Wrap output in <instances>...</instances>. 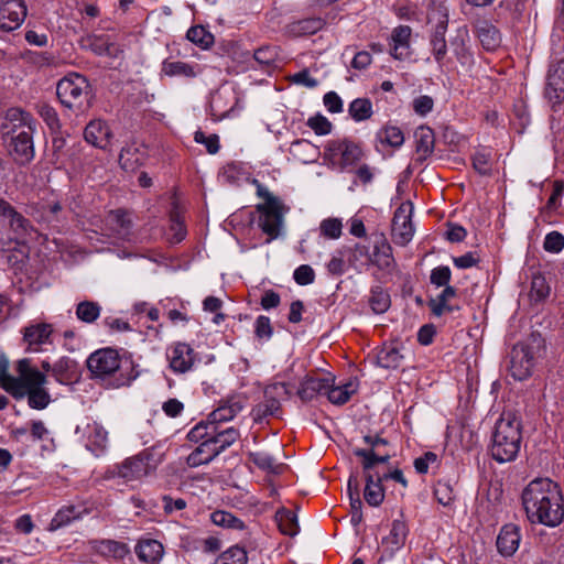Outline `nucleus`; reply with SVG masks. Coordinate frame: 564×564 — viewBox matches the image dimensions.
<instances>
[{
    "label": "nucleus",
    "mask_w": 564,
    "mask_h": 564,
    "mask_svg": "<svg viewBox=\"0 0 564 564\" xmlns=\"http://www.w3.org/2000/svg\"><path fill=\"white\" fill-rule=\"evenodd\" d=\"M280 389H285L284 383H276L264 390V400L258 403L251 411L254 422L261 423L269 416L279 417L281 415V403L274 397V393Z\"/></svg>",
    "instance_id": "dca6fc26"
},
{
    "label": "nucleus",
    "mask_w": 564,
    "mask_h": 564,
    "mask_svg": "<svg viewBox=\"0 0 564 564\" xmlns=\"http://www.w3.org/2000/svg\"><path fill=\"white\" fill-rule=\"evenodd\" d=\"M522 445V423L512 412H503L495 424L489 447L491 457L502 464L513 462Z\"/></svg>",
    "instance_id": "7ed1b4c3"
},
{
    "label": "nucleus",
    "mask_w": 564,
    "mask_h": 564,
    "mask_svg": "<svg viewBox=\"0 0 564 564\" xmlns=\"http://www.w3.org/2000/svg\"><path fill=\"white\" fill-rule=\"evenodd\" d=\"M452 272L451 269L446 265H440L434 268L431 271L430 280L431 283L436 285L437 288L449 285Z\"/></svg>",
    "instance_id": "6e6d98bb"
},
{
    "label": "nucleus",
    "mask_w": 564,
    "mask_h": 564,
    "mask_svg": "<svg viewBox=\"0 0 564 564\" xmlns=\"http://www.w3.org/2000/svg\"><path fill=\"white\" fill-rule=\"evenodd\" d=\"M389 46L393 57L397 59H403L410 55L409 37H391Z\"/></svg>",
    "instance_id": "603ef678"
},
{
    "label": "nucleus",
    "mask_w": 564,
    "mask_h": 564,
    "mask_svg": "<svg viewBox=\"0 0 564 564\" xmlns=\"http://www.w3.org/2000/svg\"><path fill=\"white\" fill-rule=\"evenodd\" d=\"M85 140L99 149H107L110 145L112 133L108 124L98 119L91 120L84 130Z\"/></svg>",
    "instance_id": "aec40b11"
},
{
    "label": "nucleus",
    "mask_w": 564,
    "mask_h": 564,
    "mask_svg": "<svg viewBox=\"0 0 564 564\" xmlns=\"http://www.w3.org/2000/svg\"><path fill=\"white\" fill-rule=\"evenodd\" d=\"M325 25V21L321 18H308L297 21L293 24V35H314Z\"/></svg>",
    "instance_id": "37998d69"
},
{
    "label": "nucleus",
    "mask_w": 564,
    "mask_h": 564,
    "mask_svg": "<svg viewBox=\"0 0 564 564\" xmlns=\"http://www.w3.org/2000/svg\"><path fill=\"white\" fill-rule=\"evenodd\" d=\"M357 457L361 458V467L365 475L366 487L364 498L371 507H379L384 499V489L382 486L381 473L376 469L378 464H383L384 457L367 456L364 452H358Z\"/></svg>",
    "instance_id": "0eeeda50"
},
{
    "label": "nucleus",
    "mask_w": 564,
    "mask_h": 564,
    "mask_svg": "<svg viewBox=\"0 0 564 564\" xmlns=\"http://www.w3.org/2000/svg\"><path fill=\"white\" fill-rule=\"evenodd\" d=\"M416 152L421 161L426 160L434 151L435 137L431 128L421 126L414 133Z\"/></svg>",
    "instance_id": "c85d7f7f"
},
{
    "label": "nucleus",
    "mask_w": 564,
    "mask_h": 564,
    "mask_svg": "<svg viewBox=\"0 0 564 564\" xmlns=\"http://www.w3.org/2000/svg\"><path fill=\"white\" fill-rule=\"evenodd\" d=\"M369 305L376 314L387 312L391 305L390 294L381 286H373L370 291Z\"/></svg>",
    "instance_id": "58836bf2"
},
{
    "label": "nucleus",
    "mask_w": 564,
    "mask_h": 564,
    "mask_svg": "<svg viewBox=\"0 0 564 564\" xmlns=\"http://www.w3.org/2000/svg\"><path fill=\"white\" fill-rule=\"evenodd\" d=\"M473 166L480 175H490V156L486 153L477 152L473 156Z\"/></svg>",
    "instance_id": "774afa93"
},
{
    "label": "nucleus",
    "mask_w": 564,
    "mask_h": 564,
    "mask_svg": "<svg viewBox=\"0 0 564 564\" xmlns=\"http://www.w3.org/2000/svg\"><path fill=\"white\" fill-rule=\"evenodd\" d=\"M402 356L395 348H382L377 355V364L386 369H395L400 366Z\"/></svg>",
    "instance_id": "a18cd8bd"
},
{
    "label": "nucleus",
    "mask_w": 564,
    "mask_h": 564,
    "mask_svg": "<svg viewBox=\"0 0 564 564\" xmlns=\"http://www.w3.org/2000/svg\"><path fill=\"white\" fill-rule=\"evenodd\" d=\"M520 540L519 527L512 523L506 524L497 536V550L505 557L512 556L519 549Z\"/></svg>",
    "instance_id": "6ab92c4d"
},
{
    "label": "nucleus",
    "mask_w": 564,
    "mask_h": 564,
    "mask_svg": "<svg viewBox=\"0 0 564 564\" xmlns=\"http://www.w3.org/2000/svg\"><path fill=\"white\" fill-rule=\"evenodd\" d=\"M346 253L343 249L337 251V254L334 256L329 262L327 263V271L332 275H341L346 270Z\"/></svg>",
    "instance_id": "338daca9"
},
{
    "label": "nucleus",
    "mask_w": 564,
    "mask_h": 564,
    "mask_svg": "<svg viewBox=\"0 0 564 564\" xmlns=\"http://www.w3.org/2000/svg\"><path fill=\"white\" fill-rule=\"evenodd\" d=\"M349 116L357 122L365 121L373 115L372 102L369 98H356L348 106Z\"/></svg>",
    "instance_id": "f704fd0d"
},
{
    "label": "nucleus",
    "mask_w": 564,
    "mask_h": 564,
    "mask_svg": "<svg viewBox=\"0 0 564 564\" xmlns=\"http://www.w3.org/2000/svg\"><path fill=\"white\" fill-rule=\"evenodd\" d=\"M456 296V289L446 285L440 295L429 301V307L434 316H442L444 313H452L455 307L448 302L451 299Z\"/></svg>",
    "instance_id": "c756f323"
},
{
    "label": "nucleus",
    "mask_w": 564,
    "mask_h": 564,
    "mask_svg": "<svg viewBox=\"0 0 564 564\" xmlns=\"http://www.w3.org/2000/svg\"><path fill=\"white\" fill-rule=\"evenodd\" d=\"M194 349L185 343H177L170 357V367L174 372L185 373L194 365Z\"/></svg>",
    "instance_id": "412c9836"
},
{
    "label": "nucleus",
    "mask_w": 564,
    "mask_h": 564,
    "mask_svg": "<svg viewBox=\"0 0 564 564\" xmlns=\"http://www.w3.org/2000/svg\"><path fill=\"white\" fill-rule=\"evenodd\" d=\"M343 224L339 218L324 219L319 225L321 235L328 239H337L341 235Z\"/></svg>",
    "instance_id": "8fccbe9b"
},
{
    "label": "nucleus",
    "mask_w": 564,
    "mask_h": 564,
    "mask_svg": "<svg viewBox=\"0 0 564 564\" xmlns=\"http://www.w3.org/2000/svg\"><path fill=\"white\" fill-rule=\"evenodd\" d=\"M325 151L329 160L338 163L340 169L356 165L364 155L361 148L348 139L329 141Z\"/></svg>",
    "instance_id": "f8f14e48"
},
{
    "label": "nucleus",
    "mask_w": 564,
    "mask_h": 564,
    "mask_svg": "<svg viewBox=\"0 0 564 564\" xmlns=\"http://www.w3.org/2000/svg\"><path fill=\"white\" fill-rule=\"evenodd\" d=\"M194 140L197 143L205 144L207 152L210 154L219 151V138L217 134L205 135L203 131L198 130L194 134Z\"/></svg>",
    "instance_id": "680f3d73"
},
{
    "label": "nucleus",
    "mask_w": 564,
    "mask_h": 564,
    "mask_svg": "<svg viewBox=\"0 0 564 564\" xmlns=\"http://www.w3.org/2000/svg\"><path fill=\"white\" fill-rule=\"evenodd\" d=\"M543 248L546 252L558 253L564 248V236L558 231H551L545 236Z\"/></svg>",
    "instance_id": "864d4df0"
},
{
    "label": "nucleus",
    "mask_w": 564,
    "mask_h": 564,
    "mask_svg": "<svg viewBox=\"0 0 564 564\" xmlns=\"http://www.w3.org/2000/svg\"><path fill=\"white\" fill-rule=\"evenodd\" d=\"M144 160V150L134 143L124 147L119 154V164L127 172H134L143 164Z\"/></svg>",
    "instance_id": "bb28decb"
},
{
    "label": "nucleus",
    "mask_w": 564,
    "mask_h": 564,
    "mask_svg": "<svg viewBox=\"0 0 564 564\" xmlns=\"http://www.w3.org/2000/svg\"><path fill=\"white\" fill-rule=\"evenodd\" d=\"M97 553L104 556H110L113 558L121 560L129 554V547L121 542L113 540H102L95 546Z\"/></svg>",
    "instance_id": "72a5a7b5"
},
{
    "label": "nucleus",
    "mask_w": 564,
    "mask_h": 564,
    "mask_svg": "<svg viewBox=\"0 0 564 564\" xmlns=\"http://www.w3.org/2000/svg\"><path fill=\"white\" fill-rule=\"evenodd\" d=\"M171 227L170 231L172 232L171 241L178 243L181 242L185 236H186V229L183 224V221L180 219V216L177 213L171 214Z\"/></svg>",
    "instance_id": "0e129e2a"
},
{
    "label": "nucleus",
    "mask_w": 564,
    "mask_h": 564,
    "mask_svg": "<svg viewBox=\"0 0 564 564\" xmlns=\"http://www.w3.org/2000/svg\"><path fill=\"white\" fill-rule=\"evenodd\" d=\"M341 249L345 251L347 262L350 267L357 268L358 262L362 260H365L366 263H370L371 253L368 246L355 243L352 247H344Z\"/></svg>",
    "instance_id": "c03bdc74"
},
{
    "label": "nucleus",
    "mask_w": 564,
    "mask_h": 564,
    "mask_svg": "<svg viewBox=\"0 0 564 564\" xmlns=\"http://www.w3.org/2000/svg\"><path fill=\"white\" fill-rule=\"evenodd\" d=\"M160 463L153 449H144L140 454L124 459L117 468V475L127 481L138 480L154 471Z\"/></svg>",
    "instance_id": "9d476101"
},
{
    "label": "nucleus",
    "mask_w": 564,
    "mask_h": 564,
    "mask_svg": "<svg viewBox=\"0 0 564 564\" xmlns=\"http://www.w3.org/2000/svg\"><path fill=\"white\" fill-rule=\"evenodd\" d=\"M544 95L553 106L564 100V59L550 66Z\"/></svg>",
    "instance_id": "2eb2a0df"
},
{
    "label": "nucleus",
    "mask_w": 564,
    "mask_h": 564,
    "mask_svg": "<svg viewBox=\"0 0 564 564\" xmlns=\"http://www.w3.org/2000/svg\"><path fill=\"white\" fill-rule=\"evenodd\" d=\"M252 183L257 187V195L264 200L256 206V210L260 215L258 225L269 237L267 241L270 242L281 235L284 225V216L290 208L258 180H253Z\"/></svg>",
    "instance_id": "20e7f679"
},
{
    "label": "nucleus",
    "mask_w": 564,
    "mask_h": 564,
    "mask_svg": "<svg viewBox=\"0 0 564 564\" xmlns=\"http://www.w3.org/2000/svg\"><path fill=\"white\" fill-rule=\"evenodd\" d=\"M29 406L36 410L45 409L51 402L47 390L41 386L26 392Z\"/></svg>",
    "instance_id": "09e8293b"
},
{
    "label": "nucleus",
    "mask_w": 564,
    "mask_h": 564,
    "mask_svg": "<svg viewBox=\"0 0 564 564\" xmlns=\"http://www.w3.org/2000/svg\"><path fill=\"white\" fill-rule=\"evenodd\" d=\"M18 377L8 378L7 392L14 399H23L26 392L46 383V376L31 366V360L23 358L17 364Z\"/></svg>",
    "instance_id": "6e6552de"
},
{
    "label": "nucleus",
    "mask_w": 564,
    "mask_h": 564,
    "mask_svg": "<svg viewBox=\"0 0 564 564\" xmlns=\"http://www.w3.org/2000/svg\"><path fill=\"white\" fill-rule=\"evenodd\" d=\"M275 519L281 533L294 536L299 532L296 514L291 510L282 509L278 511Z\"/></svg>",
    "instance_id": "e433bc0d"
},
{
    "label": "nucleus",
    "mask_w": 564,
    "mask_h": 564,
    "mask_svg": "<svg viewBox=\"0 0 564 564\" xmlns=\"http://www.w3.org/2000/svg\"><path fill=\"white\" fill-rule=\"evenodd\" d=\"M33 132L30 127L21 131L8 130V151L12 159L20 165L30 163L34 158Z\"/></svg>",
    "instance_id": "9b49d317"
},
{
    "label": "nucleus",
    "mask_w": 564,
    "mask_h": 564,
    "mask_svg": "<svg viewBox=\"0 0 564 564\" xmlns=\"http://www.w3.org/2000/svg\"><path fill=\"white\" fill-rule=\"evenodd\" d=\"M39 113L51 130H56L59 128V119L57 112L52 106L47 104L40 105Z\"/></svg>",
    "instance_id": "e2e57ef3"
},
{
    "label": "nucleus",
    "mask_w": 564,
    "mask_h": 564,
    "mask_svg": "<svg viewBox=\"0 0 564 564\" xmlns=\"http://www.w3.org/2000/svg\"><path fill=\"white\" fill-rule=\"evenodd\" d=\"M246 399L240 395H234L220 401L218 408L214 410L209 416V425L217 426L216 424L232 420L239 412L243 410Z\"/></svg>",
    "instance_id": "a211bd4d"
},
{
    "label": "nucleus",
    "mask_w": 564,
    "mask_h": 564,
    "mask_svg": "<svg viewBox=\"0 0 564 564\" xmlns=\"http://www.w3.org/2000/svg\"><path fill=\"white\" fill-rule=\"evenodd\" d=\"M6 123L3 124V129L8 130H15L21 131L24 128L28 127L31 128V130H35L36 121L33 118V116L24 111L21 108L12 107L7 110L6 113Z\"/></svg>",
    "instance_id": "5701e85b"
},
{
    "label": "nucleus",
    "mask_w": 564,
    "mask_h": 564,
    "mask_svg": "<svg viewBox=\"0 0 564 564\" xmlns=\"http://www.w3.org/2000/svg\"><path fill=\"white\" fill-rule=\"evenodd\" d=\"M162 72L167 76L194 77L196 75L194 67L184 62L165 61Z\"/></svg>",
    "instance_id": "49530a36"
},
{
    "label": "nucleus",
    "mask_w": 564,
    "mask_h": 564,
    "mask_svg": "<svg viewBox=\"0 0 564 564\" xmlns=\"http://www.w3.org/2000/svg\"><path fill=\"white\" fill-rule=\"evenodd\" d=\"M370 263L376 265L380 270H386L388 272L392 271L395 265L394 258L392 256V248L390 243L381 238L373 246V252L370 257Z\"/></svg>",
    "instance_id": "4be33fe9"
},
{
    "label": "nucleus",
    "mask_w": 564,
    "mask_h": 564,
    "mask_svg": "<svg viewBox=\"0 0 564 564\" xmlns=\"http://www.w3.org/2000/svg\"><path fill=\"white\" fill-rule=\"evenodd\" d=\"M101 306L94 301H82L76 306V316L79 321L90 324L100 315Z\"/></svg>",
    "instance_id": "79ce46f5"
},
{
    "label": "nucleus",
    "mask_w": 564,
    "mask_h": 564,
    "mask_svg": "<svg viewBox=\"0 0 564 564\" xmlns=\"http://www.w3.org/2000/svg\"><path fill=\"white\" fill-rule=\"evenodd\" d=\"M334 380L329 379V386L325 389L324 394L327 395V399L334 404H344L346 403L350 395L354 393L352 384L347 383L345 386L335 387Z\"/></svg>",
    "instance_id": "ea45409f"
},
{
    "label": "nucleus",
    "mask_w": 564,
    "mask_h": 564,
    "mask_svg": "<svg viewBox=\"0 0 564 564\" xmlns=\"http://www.w3.org/2000/svg\"><path fill=\"white\" fill-rule=\"evenodd\" d=\"M293 278L299 285H308L315 280V272L308 264L295 269Z\"/></svg>",
    "instance_id": "69168bd1"
},
{
    "label": "nucleus",
    "mask_w": 564,
    "mask_h": 564,
    "mask_svg": "<svg viewBox=\"0 0 564 564\" xmlns=\"http://www.w3.org/2000/svg\"><path fill=\"white\" fill-rule=\"evenodd\" d=\"M88 429L89 433L87 447L98 455V453H102L107 448L108 432L102 425L96 422L89 425Z\"/></svg>",
    "instance_id": "473e14b6"
},
{
    "label": "nucleus",
    "mask_w": 564,
    "mask_h": 564,
    "mask_svg": "<svg viewBox=\"0 0 564 564\" xmlns=\"http://www.w3.org/2000/svg\"><path fill=\"white\" fill-rule=\"evenodd\" d=\"M87 367L95 378L109 380L112 388L130 386L139 377L133 360L121 358L112 348H104L93 352L87 359Z\"/></svg>",
    "instance_id": "f03ea898"
},
{
    "label": "nucleus",
    "mask_w": 564,
    "mask_h": 564,
    "mask_svg": "<svg viewBox=\"0 0 564 564\" xmlns=\"http://www.w3.org/2000/svg\"><path fill=\"white\" fill-rule=\"evenodd\" d=\"M56 95L61 104L74 113L85 112L91 106L90 84L85 76L77 73H72L58 80Z\"/></svg>",
    "instance_id": "39448f33"
},
{
    "label": "nucleus",
    "mask_w": 564,
    "mask_h": 564,
    "mask_svg": "<svg viewBox=\"0 0 564 564\" xmlns=\"http://www.w3.org/2000/svg\"><path fill=\"white\" fill-rule=\"evenodd\" d=\"M383 141L393 148H400L404 142L402 130L395 126H387L383 131Z\"/></svg>",
    "instance_id": "13d9d810"
},
{
    "label": "nucleus",
    "mask_w": 564,
    "mask_h": 564,
    "mask_svg": "<svg viewBox=\"0 0 564 564\" xmlns=\"http://www.w3.org/2000/svg\"><path fill=\"white\" fill-rule=\"evenodd\" d=\"M329 386V378L306 377L297 390V395L302 401H311L318 394H324Z\"/></svg>",
    "instance_id": "cd10ccee"
},
{
    "label": "nucleus",
    "mask_w": 564,
    "mask_h": 564,
    "mask_svg": "<svg viewBox=\"0 0 564 564\" xmlns=\"http://www.w3.org/2000/svg\"><path fill=\"white\" fill-rule=\"evenodd\" d=\"M214 444L209 438L202 442L187 457V465L197 467L210 463L217 455H213Z\"/></svg>",
    "instance_id": "7c9ffc66"
},
{
    "label": "nucleus",
    "mask_w": 564,
    "mask_h": 564,
    "mask_svg": "<svg viewBox=\"0 0 564 564\" xmlns=\"http://www.w3.org/2000/svg\"><path fill=\"white\" fill-rule=\"evenodd\" d=\"M408 535V527L402 520H394L390 531L391 543L395 546L403 545Z\"/></svg>",
    "instance_id": "4d7b16f0"
},
{
    "label": "nucleus",
    "mask_w": 564,
    "mask_h": 564,
    "mask_svg": "<svg viewBox=\"0 0 564 564\" xmlns=\"http://www.w3.org/2000/svg\"><path fill=\"white\" fill-rule=\"evenodd\" d=\"M108 43V37H79V44L83 48H89L99 56L102 55Z\"/></svg>",
    "instance_id": "bf43d9fd"
},
{
    "label": "nucleus",
    "mask_w": 564,
    "mask_h": 564,
    "mask_svg": "<svg viewBox=\"0 0 564 564\" xmlns=\"http://www.w3.org/2000/svg\"><path fill=\"white\" fill-rule=\"evenodd\" d=\"M273 327L268 316L260 315L254 323V335L259 340H268L272 337Z\"/></svg>",
    "instance_id": "3c124183"
},
{
    "label": "nucleus",
    "mask_w": 564,
    "mask_h": 564,
    "mask_svg": "<svg viewBox=\"0 0 564 564\" xmlns=\"http://www.w3.org/2000/svg\"><path fill=\"white\" fill-rule=\"evenodd\" d=\"M212 434L209 441L214 444L213 455H219L229 446H231L239 437L240 433L238 430L234 427H228L226 430L219 431L217 426H210Z\"/></svg>",
    "instance_id": "a878e982"
},
{
    "label": "nucleus",
    "mask_w": 564,
    "mask_h": 564,
    "mask_svg": "<svg viewBox=\"0 0 564 564\" xmlns=\"http://www.w3.org/2000/svg\"><path fill=\"white\" fill-rule=\"evenodd\" d=\"M551 286L547 283L545 276L540 272L534 273L531 279V288H530V300L534 303H540L545 301V299L550 295Z\"/></svg>",
    "instance_id": "c9c22d12"
},
{
    "label": "nucleus",
    "mask_w": 564,
    "mask_h": 564,
    "mask_svg": "<svg viewBox=\"0 0 564 564\" xmlns=\"http://www.w3.org/2000/svg\"><path fill=\"white\" fill-rule=\"evenodd\" d=\"M26 17V7L22 0H0V30H17Z\"/></svg>",
    "instance_id": "4468645a"
},
{
    "label": "nucleus",
    "mask_w": 564,
    "mask_h": 564,
    "mask_svg": "<svg viewBox=\"0 0 564 564\" xmlns=\"http://www.w3.org/2000/svg\"><path fill=\"white\" fill-rule=\"evenodd\" d=\"M544 348L540 334H532L523 343L514 345L509 354L508 370L516 380H524L532 373L534 361Z\"/></svg>",
    "instance_id": "423d86ee"
},
{
    "label": "nucleus",
    "mask_w": 564,
    "mask_h": 564,
    "mask_svg": "<svg viewBox=\"0 0 564 564\" xmlns=\"http://www.w3.org/2000/svg\"><path fill=\"white\" fill-rule=\"evenodd\" d=\"M413 205L411 202L402 203L392 219V238L394 243L400 246L408 245L414 235V228L411 221Z\"/></svg>",
    "instance_id": "ddd939ff"
},
{
    "label": "nucleus",
    "mask_w": 564,
    "mask_h": 564,
    "mask_svg": "<svg viewBox=\"0 0 564 564\" xmlns=\"http://www.w3.org/2000/svg\"><path fill=\"white\" fill-rule=\"evenodd\" d=\"M521 501L527 519L549 528L564 520V496L560 485L550 478H535L522 490Z\"/></svg>",
    "instance_id": "f257e3e1"
},
{
    "label": "nucleus",
    "mask_w": 564,
    "mask_h": 564,
    "mask_svg": "<svg viewBox=\"0 0 564 564\" xmlns=\"http://www.w3.org/2000/svg\"><path fill=\"white\" fill-rule=\"evenodd\" d=\"M53 325L48 323L30 324L23 329V341L28 345V351H39L41 346L51 344Z\"/></svg>",
    "instance_id": "f3484780"
},
{
    "label": "nucleus",
    "mask_w": 564,
    "mask_h": 564,
    "mask_svg": "<svg viewBox=\"0 0 564 564\" xmlns=\"http://www.w3.org/2000/svg\"><path fill=\"white\" fill-rule=\"evenodd\" d=\"M135 553L140 561L158 564L164 554V547L158 540H140L135 546Z\"/></svg>",
    "instance_id": "b1692460"
},
{
    "label": "nucleus",
    "mask_w": 564,
    "mask_h": 564,
    "mask_svg": "<svg viewBox=\"0 0 564 564\" xmlns=\"http://www.w3.org/2000/svg\"><path fill=\"white\" fill-rule=\"evenodd\" d=\"M212 522L218 527L232 529V530H245V522L234 516L231 512L225 510H216L210 514Z\"/></svg>",
    "instance_id": "4c0bfd02"
},
{
    "label": "nucleus",
    "mask_w": 564,
    "mask_h": 564,
    "mask_svg": "<svg viewBox=\"0 0 564 564\" xmlns=\"http://www.w3.org/2000/svg\"><path fill=\"white\" fill-rule=\"evenodd\" d=\"M364 442L369 445V448H355L354 455L357 457L358 452H364L367 456H376V457H384L387 459L383 464L388 463L391 459V454L388 452H382L381 447L389 445L388 440L380 437L379 435H366L364 436Z\"/></svg>",
    "instance_id": "2f4dec72"
},
{
    "label": "nucleus",
    "mask_w": 564,
    "mask_h": 564,
    "mask_svg": "<svg viewBox=\"0 0 564 564\" xmlns=\"http://www.w3.org/2000/svg\"><path fill=\"white\" fill-rule=\"evenodd\" d=\"M434 496L437 501L443 506H449L454 499V492L449 484L444 481H438L434 488Z\"/></svg>",
    "instance_id": "5fc2aeb1"
},
{
    "label": "nucleus",
    "mask_w": 564,
    "mask_h": 564,
    "mask_svg": "<svg viewBox=\"0 0 564 564\" xmlns=\"http://www.w3.org/2000/svg\"><path fill=\"white\" fill-rule=\"evenodd\" d=\"M86 512L87 510L80 506H65L55 513L48 524V530L56 531L65 525H68L73 521L80 519L82 516Z\"/></svg>",
    "instance_id": "393cba45"
},
{
    "label": "nucleus",
    "mask_w": 564,
    "mask_h": 564,
    "mask_svg": "<svg viewBox=\"0 0 564 564\" xmlns=\"http://www.w3.org/2000/svg\"><path fill=\"white\" fill-rule=\"evenodd\" d=\"M0 217L10 239L17 243L24 245L36 234L32 223L3 198H0Z\"/></svg>",
    "instance_id": "1a4fd4ad"
},
{
    "label": "nucleus",
    "mask_w": 564,
    "mask_h": 564,
    "mask_svg": "<svg viewBox=\"0 0 564 564\" xmlns=\"http://www.w3.org/2000/svg\"><path fill=\"white\" fill-rule=\"evenodd\" d=\"M248 556L245 549L239 546L229 547L215 562V564H247Z\"/></svg>",
    "instance_id": "de8ad7c7"
},
{
    "label": "nucleus",
    "mask_w": 564,
    "mask_h": 564,
    "mask_svg": "<svg viewBox=\"0 0 564 564\" xmlns=\"http://www.w3.org/2000/svg\"><path fill=\"white\" fill-rule=\"evenodd\" d=\"M249 459L260 469L279 474L282 465L278 464L275 458L265 452H252L249 454Z\"/></svg>",
    "instance_id": "a19ab883"
},
{
    "label": "nucleus",
    "mask_w": 564,
    "mask_h": 564,
    "mask_svg": "<svg viewBox=\"0 0 564 564\" xmlns=\"http://www.w3.org/2000/svg\"><path fill=\"white\" fill-rule=\"evenodd\" d=\"M307 126L312 130H314V132L318 135L328 134L332 130L330 121L322 115H316V116L310 118L307 121Z\"/></svg>",
    "instance_id": "052dcab7"
}]
</instances>
